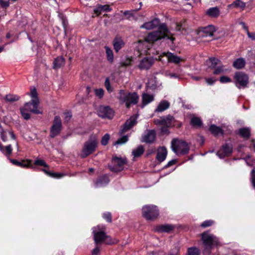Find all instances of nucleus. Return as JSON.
<instances>
[{
    "label": "nucleus",
    "instance_id": "nucleus-1",
    "mask_svg": "<svg viewBox=\"0 0 255 255\" xmlns=\"http://www.w3.org/2000/svg\"><path fill=\"white\" fill-rule=\"evenodd\" d=\"M157 26H158L157 30L149 33L146 37L145 40L147 41L153 42L166 38L173 42L175 38L172 36L166 24L164 23L160 24V20L157 18H154L150 21L145 22L140 26V28L150 30L155 28Z\"/></svg>",
    "mask_w": 255,
    "mask_h": 255
},
{
    "label": "nucleus",
    "instance_id": "nucleus-2",
    "mask_svg": "<svg viewBox=\"0 0 255 255\" xmlns=\"http://www.w3.org/2000/svg\"><path fill=\"white\" fill-rule=\"evenodd\" d=\"M92 230L94 242L96 245L101 243L111 245L118 243L117 239H112L110 236L106 234V227L104 225H98L93 227Z\"/></svg>",
    "mask_w": 255,
    "mask_h": 255
},
{
    "label": "nucleus",
    "instance_id": "nucleus-3",
    "mask_svg": "<svg viewBox=\"0 0 255 255\" xmlns=\"http://www.w3.org/2000/svg\"><path fill=\"white\" fill-rule=\"evenodd\" d=\"M138 96L135 92L129 93L123 90L119 92V100L120 103L125 104L127 108H129L131 105H135L138 101Z\"/></svg>",
    "mask_w": 255,
    "mask_h": 255
},
{
    "label": "nucleus",
    "instance_id": "nucleus-4",
    "mask_svg": "<svg viewBox=\"0 0 255 255\" xmlns=\"http://www.w3.org/2000/svg\"><path fill=\"white\" fill-rule=\"evenodd\" d=\"M171 147L172 150L177 155L186 154L189 150L188 144L184 140L178 138H174L172 140Z\"/></svg>",
    "mask_w": 255,
    "mask_h": 255
},
{
    "label": "nucleus",
    "instance_id": "nucleus-5",
    "mask_svg": "<svg viewBox=\"0 0 255 255\" xmlns=\"http://www.w3.org/2000/svg\"><path fill=\"white\" fill-rule=\"evenodd\" d=\"M98 140L95 136H90L88 140L86 141L82 148L81 157L85 158L93 153L98 145Z\"/></svg>",
    "mask_w": 255,
    "mask_h": 255
},
{
    "label": "nucleus",
    "instance_id": "nucleus-6",
    "mask_svg": "<svg viewBox=\"0 0 255 255\" xmlns=\"http://www.w3.org/2000/svg\"><path fill=\"white\" fill-rule=\"evenodd\" d=\"M0 150L3 154H4L6 157H8L9 160L13 164L22 167H27L30 165V162H27L26 163L24 162H19L16 160L9 158V156L11 154L12 150V146L10 144H9L6 146H3L0 143Z\"/></svg>",
    "mask_w": 255,
    "mask_h": 255
},
{
    "label": "nucleus",
    "instance_id": "nucleus-7",
    "mask_svg": "<svg viewBox=\"0 0 255 255\" xmlns=\"http://www.w3.org/2000/svg\"><path fill=\"white\" fill-rule=\"evenodd\" d=\"M127 163V158L125 157L113 156L112 163L109 166L110 169L114 172H119L123 170L125 165Z\"/></svg>",
    "mask_w": 255,
    "mask_h": 255
},
{
    "label": "nucleus",
    "instance_id": "nucleus-8",
    "mask_svg": "<svg viewBox=\"0 0 255 255\" xmlns=\"http://www.w3.org/2000/svg\"><path fill=\"white\" fill-rule=\"evenodd\" d=\"M203 243L207 248H211L213 246L219 244V239L209 231H206L201 234Z\"/></svg>",
    "mask_w": 255,
    "mask_h": 255
},
{
    "label": "nucleus",
    "instance_id": "nucleus-9",
    "mask_svg": "<svg viewBox=\"0 0 255 255\" xmlns=\"http://www.w3.org/2000/svg\"><path fill=\"white\" fill-rule=\"evenodd\" d=\"M142 215L147 220L156 218L159 214L158 210L156 206L145 205L142 207Z\"/></svg>",
    "mask_w": 255,
    "mask_h": 255
},
{
    "label": "nucleus",
    "instance_id": "nucleus-10",
    "mask_svg": "<svg viewBox=\"0 0 255 255\" xmlns=\"http://www.w3.org/2000/svg\"><path fill=\"white\" fill-rule=\"evenodd\" d=\"M234 77L236 81V85L238 88L246 87L249 83L248 75L243 72H236Z\"/></svg>",
    "mask_w": 255,
    "mask_h": 255
},
{
    "label": "nucleus",
    "instance_id": "nucleus-11",
    "mask_svg": "<svg viewBox=\"0 0 255 255\" xmlns=\"http://www.w3.org/2000/svg\"><path fill=\"white\" fill-rule=\"evenodd\" d=\"M99 117L103 119H112L114 117V111L109 106H101L97 111Z\"/></svg>",
    "mask_w": 255,
    "mask_h": 255
},
{
    "label": "nucleus",
    "instance_id": "nucleus-12",
    "mask_svg": "<svg viewBox=\"0 0 255 255\" xmlns=\"http://www.w3.org/2000/svg\"><path fill=\"white\" fill-rule=\"evenodd\" d=\"M61 120L59 116H55L53 124L51 128L50 136L54 137L57 135L61 129Z\"/></svg>",
    "mask_w": 255,
    "mask_h": 255
},
{
    "label": "nucleus",
    "instance_id": "nucleus-13",
    "mask_svg": "<svg viewBox=\"0 0 255 255\" xmlns=\"http://www.w3.org/2000/svg\"><path fill=\"white\" fill-rule=\"evenodd\" d=\"M216 30L215 27L210 25L205 27L200 28L196 31V33L201 37L212 36Z\"/></svg>",
    "mask_w": 255,
    "mask_h": 255
},
{
    "label": "nucleus",
    "instance_id": "nucleus-14",
    "mask_svg": "<svg viewBox=\"0 0 255 255\" xmlns=\"http://www.w3.org/2000/svg\"><path fill=\"white\" fill-rule=\"evenodd\" d=\"M39 100L38 98L32 99L30 102L25 103L24 108L28 111L34 114L41 113L38 109Z\"/></svg>",
    "mask_w": 255,
    "mask_h": 255
},
{
    "label": "nucleus",
    "instance_id": "nucleus-15",
    "mask_svg": "<svg viewBox=\"0 0 255 255\" xmlns=\"http://www.w3.org/2000/svg\"><path fill=\"white\" fill-rule=\"evenodd\" d=\"M156 133L154 130H147L142 136L141 142L151 143L155 139Z\"/></svg>",
    "mask_w": 255,
    "mask_h": 255
},
{
    "label": "nucleus",
    "instance_id": "nucleus-16",
    "mask_svg": "<svg viewBox=\"0 0 255 255\" xmlns=\"http://www.w3.org/2000/svg\"><path fill=\"white\" fill-rule=\"evenodd\" d=\"M137 116H131L129 119H128L124 124L123 128L121 130V133L122 134L124 132L130 129L136 124V120Z\"/></svg>",
    "mask_w": 255,
    "mask_h": 255
},
{
    "label": "nucleus",
    "instance_id": "nucleus-17",
    "mask_svg": "<svg viewBox=\"0 0 255 255\" xmlns=\"http://www.w3.org/2000/svg\"><path fill=\"white\" fill-rule=\"evenodd\" d=\"M114 49L118 53L125 46V43L122 37L118 35H116L113 40Z\"/></svg>",
    "mask_w": 255,
    "mask_h": 255
},
{
    "label": "nucleus",
    "instance_id": "nucleus-18",
    "mask_svg": "<svg viewBox=\"0 0 255 255\" xmlns=\"http://www.w3.org/2000/svg\"><path fill=\"white\" fill-rule=\"evenodd\" d=\"M173 120L174 118L172 116L168 115L166 117H161L158 119L154 120V122L157 125L170 126L171 125V122Z\"/></svg>",
    "mask_w": 255,
    "mask_h": 255
},
{
    "label": "nucleus",
    "instance_id": "nucleus-19",
    "mask_svg": "<svg viewBox=\"0 0 255 255\" xmlns=\"http://www.w3.org/2000/svg\"><path fill=\"white\" fill-rule=\"evenodd\" d=\"M175 228L174 225L171 224H164L156 226L155 231L158 233H170Z\"/></svg>",
    "mask_w": 255,
    "mask_h": 255
},
{
    "label": "nucleus",
    "instance_id": "nucleus-20",
    "mask_svg": "<svg viewBox=\"0 0 255 255\" xmlns=\"http://www.w3.org/2000/svg\"><path fill=\"white\" fill-rule=\"evenodd\" d=\"M163 56H165L168 62L169 63H174V64H179L181 62H183V59L171 52H167L166 53H163Z\"/></svg>",
    "mask_w": 255,
    "mask_h": 255
},
{
    "label": "nucleus",
    "instance_id": "nucleus-21",
    "mask_svg": "<svg viewBox=\"0 0 255 255\" xmlns=\"http://www.w3.org/2000/svg\"><path fill=\"white\" fill-rule=\"evenodd\" d=\"M167 150L164 146L159 147L157 150L156 158L160 162L164 161L166 158Z\"/></svg>",
    "mask_w": 255,
    "mask_h": 255
},
{
    "label": "nucleus",
    "instance_id": "nucleus-22",
    "mask_svg": "<svg viewBox=\"0 0 255 255\" xmlns=\"http://www.w3.org/2000/svg\"><path fill=\"white\" fill-rule=\"evenodd\" d=\"M112 10V8L108 4L102 5L98 4L94 9V12L97 16H99L100 15L102 11L110 12Z\"/></svg>",
    "mask_w": 255,
    "mask_h": 255
},
{
    "label": "nucleus",
    "instance_id": "nucleus-23",
    "mask_svg": "<svg viewBox=\"0 0 255 255\" xmlns=\"http://www.w3.org/2000/svg\"><path fill=\"white\" fill-rule=\"evenodd\" d=\"M109 179L106 175H103L99 177L95 182V186L96 188L104 187L109 183Z\"/></svg>",
    "mask_w": 255,
    "mask_h": 255
},
{
    "label": "nucleus",
    "instance_id": "nucleus-24",
    "mask_svg": "<svg viewBox=\"0 0 255 255\" xmlns=\"http://www.w3.org/2000/svg\"><path fill=\"white\" fill-rule=\"evenodd\" d=\"M232 151L231 147L226 144L223 145L222 148L218 151L217 154L220 158H222L230 154Z\"/></svg>",
    "mask_w": 255,
    "mask_h": 255
},
{
    "label": "nucleus",
    "instance_id": "nucleus-25",
    "mask_svg": "<svg viewBox=\"0 0 255 255\" xmlns=\"http://www.w3.org/2000/svg\"><path fill=\"white\" fill-rule=\"evenodd\" d=\"M170 106L169 102L166 100H162L160 102L157 108L155 110V112H162L168 109Z\"/></svg>",
    "mask_w": 255,
    "mask_h": 255
},
{
    "label": "nucleus",
    "instance_id": "nucleus-26",
    "mask_svg": "<svg viewBox=\"0 0 255 255\" xmlns=\"http://www.w3.org/2000/svg\"><path fill=\"white\" fill-rule=\"evenodd\" d=\"M8 133L12 139H15V135L12 131L4 130L0 125V134L2 140L5 142L7 140V134Z\"/></svg>",
    "mask_w": 255,
    "mask_h": 255
},
{
    "label": "nucleus",
    "instance_id": "nucleus-27",
    "mask_svg": "<svg viewBox=\"0 0 255 255\" xmlns=\"http://www.w3.org/2000/svg\"><path fill=\"white\" fill-rule=\"evenodd\" d=\"M206 13L210 17H217L220 15V10L218 7H211L206 10Z\"/></svg>",
    "mask_w": 255,
    "mask_h": 255
},
{
    "label": "nucleus",
    "instance_id": "nucleus-28",
    "mask_svg": "<svg viewBox=\"0 0 255 255\" xmlns=\"http://www.w3.org/2000/svg\"><path fill=\"white\" fill-rule=\"evenodd\" d=\"M142 100L144 106L154 100V96L153 95L143 93L142 95Z\"/></svg>",
    "mask_w": 255,
    "mask_h": 255
},
{
    "label": "nucleus",
    "instance_id": "nucleus-29",
    "mask_svg": "<svg viewBox=\"0 0 255 255\" xmlns=\"http://www.w3.org/2000/svg\"><path fill=\"white\" fill-rule=\"evenodd\" d=\"M42 171H43L48 176L55 178H60L64 176V174L63 173L58 172H51L46 169H42Z\"/></svg>",
    "mask_w": 255,
    "mask_h": 255
},
{
    "label": "nucleus",
    "instance_id": "nucleus-30",
    "mask_svg": "<svg viewBox=\"0 0 255 255\" xmlns=\"http://www.w3.org/2000/svg\"><path fill=\"white\" fill-rule=\"evenodd\" d=\"M144 152L143 145H140L137 148L132 150V155L134 157H137L141 156Z\"/></svg>",
    "mask_w": 255,
    "mask_h": 255
},
{
    "label": "nucleus",
    "instance_id": "nucleus-31",
    "mask_svg": "<svg viewBox=\"0 0 255 255\" xmlns=\"http://www.w3.org/2000/svg\"><path fill=\"white\" fill-rule=\"evenodd\" d=\"M202 125L203 123L200 118L192 115V127L200 128Z\"/></svg>",
    "mask_w": 255,
    "mask_h": 255
},
{
    "label": "nucleus",
    "instance_id": "nucleus-32",
    "mask_svg": "<svg viewBox=\"0 0 255 255\" xmlns=\"http://www.w3.org/2000/svg\"><path fill=\"white\" fill-rule=\"evenodd\" d=\"M106 49V53L107 55V58L109 62L112 63L114 60V54L112 50L109 47L106 46L105 47Z\"/></svg>",
    "mask_w": 255,
    "mask_h": 255
},
{
    "label": "nucleus",
    "instance_id": "nucleus-33",
    "mask_svg": "<svg viewBox=\"0 0 255 255\" xmlns=\"http://www.w3.org/2000/svg\"><path fill=\"white\" fill-rule=\"evenodd\" d=\"M210 130L212 133L215 135L223 134L222 129L218 127L215 125H212L210 127Z\"/></svg>",
    "mask_w": 255,
    "mask_h": 255
},
{
    "label": "nucleus",
    "instance_id": "nucleus-34",
    "mask_svg": "<svg viewBox=\"0 0 255 255\" xmlns=\"http://www.w3.org/2000/svg\"><path fill=\"white\" fill-rule=\"evenodd\" d=\"M230 7H235L243 9L245 7V3L240 0H237L229 5Z\"/></svg>",
    "mask_w": 255,
    "mask_h": 255
},
{
    "label": "nucleus",
    "instance_id": "nucleus-35",
    "mask_svg": "<svg viewBox=\"0 0 255 255\" xmlns=\"http://www.w3.org/2000/svg\"><path fill=\"white\" fill-rule=\"evenodd\" d=\"M240 135L245 138H249L250 135V130L248 128H242L239 130Z\"/></svg>",
    "mask_w": 255,
    "mask_h": 255
},
{
    "label": "nucleus",
    "instance_id": "nucleus-36",
    "mask_svg": "<svg viewBox=\"0 0 255 255\" xmlns=\"http://www.w3.org/2000/svg\"><path fill=\"white\" fill-rule=\"evenodd\" d=\"M19 98L18 96L12 94H8L5 97V100L7 102H14L19 100Z\"/></svg>",
    "mask_w": 255,
    "mask_h": 255
},
{
    "label": "nucleus",
    "instance_id": "nucleus-37",
    "mask_svg": "<svg viewBox=\"0 0 255 255\" xmlns=\"http://www.w3.org/2000/svg\"><path fill=\"white\" fill-rule=\"evenodd\" d=\"M28 111L24 107L20 109V113L22 117L26 120L30 118V114L28 113Z\"/></svg>",
    "mask_w": 255,
    "mask_h": 255
},
{
    "label": "nucleus",
    "instance_id": "nucleus-38",
    "mask_svg": "<svg viewBox=\"0 0 255 255\" xmlns=\"http://www.w3.org/2000/svg\"><path fill=\"white\" fill-rule=\"evenodd\" d=\"M59 16L61 19L62 26L64 28V31H66V28L68 24V20L66 19V17L63 14H59Z\"/></svg>",
    "mask_w": 255,
    "mask_h": 255
},
{
    "label": "nucleus",
    "instance_id": "nucleus-39",
    "mask_svg": "<svg viewBox=\"0 0 255 255\" xmlns=\"http://www.w3.org/2000/svg\"><path fill=\"white\" fill-rule=\"evenodd\" d=\"M128 140V136L125 135L118 139L115 142V144H123L125 143Z\"/></svg>",
    "mask_w": 255,
    "mask_h": 255
},
{
    "label": "nucleus",
    "instance_id": "nucleus-40",
    "mask_svg": "<svg viewBox=\"0 0 255 255\" xmlns=\"http://www.w3.org/2000/svg\"><path fill=\"white\" fill-rule=\"evenodd\" d=\"M105 87H106L107 90L108 91V92L111 93L113 92V89L112 88V87L111 86V84L110 82V79L109 78H107L106 79L105 82Z\"/></svg>",
    "mask_w": 255,
    "mask_h": 255
},
{
    "label": "nucleus",
    "instance_id": "nucleus-41",
    "mask_svg": "<svg viewBox=\"0 0 255 255\" xmlns=\"http://www.w3.org/2000/svg\"><path fill=\"white\" fill-rule=\"evenodd\" d=\"M110 139V135L108 133L105 134L102 138L101 144L103 145H106L108 143Z\"/></svg>",
    "mask_w": 255,
    "mask_h": 255
},
{
    "label": "nucleus",
    "instance_id": "nucleus-42",
    "mask_svg": "<svg viewBox=\"0 0 255 255\" xmlns=\"http://www.w3.org/2000/svg\"><path fill=\"white\" fill-rule=\"evenodd\" d=\"M215 222L213 220H206L203 222L201 224V227L203 228H207L210 227L214 224Z\"/></svg>",
    "mask_w": 255,
    "mask_h": 255
},
{
    "label": "nucleus",
    "instance_id": "nucleus-43",
    "mask_svg": "<svg viewBox=\"0 0 255 255\" xmlns=\"http://www.w3.org/2000/svg\"><path fill=\"white\" fill-rule=\"evenodd\" d=\"M225 70L223 67V66H220L219 67H215L213 71V73L216 75L224 73Z\"/></svg>",
    "mask_w": 255,
    "mask_h": 255
},
{
    "label": "nucleus",
    "instance_id": "nucleus-44",
    "mask_svg": "<svg viewBox=\"0 0 255 255\" xmlns=\"http://www.w3.org/2000/svg\"><path fill=\"white\" fill-rule=\"evenodd\" d=\"M207 62L210 64H218V63L222 62V61L217 57H211L208 59Z\"/></svg>",
    "mask_w": 255,
    "mask_h": 255
},
{
    "label": "nucleus",
    "instance_id": "nucleus-45",
    "mask_svg": "<svg viewBox=\"0 0 255 255\" xmlns=\"http://www.w3.org/2000/svg\"><path fill=\"white\" fill-rule=\"evenodd\" d=\"M95 93L97 97L101 99L104 96V91L102 88L97 89L95 90Z\"/></svg>",
    "mask_w": 255,
    "mask_h": 255
},
{
    "label": "nucleus",
    "instance_id": "nucleus-46",
    "mask_svg": "<svg viewBox=\"0 0 255 255\" xmlns=\"http://www.w3.org/2000/svg\"><path fill=\"white\" fill-rule=\"evenodd\" d=\"M34 164L40 166H43L45 167H48L46 163L42 159H36L34 162Z\"/></svg>",
    "mask_w": 255,
    "mask_h": 255
},
{
    "label": "nucleus",
    "instance_id": "nucleus-47",
    "mask_svg": "<svg viewBox=\"0 0 255 255\" xmlns=\"http://www.w3.org/2000/svg\"><path fill=\"white\" fill-rule=\"evenodd\" d=\"M251 181L253 187L255 188V170L254 169H253L251 171Z\"/></svg>",
    "mask_w": 255,
    "mask_h": 255
},
{
    "label": "nucleus",
    "instance_id": "nucleus-48",
    "mask_svg": "<svg viewBox=\"0 0 255 255\" xmlns=\"http://www.w3.org/2000/svg\"><path fill=\"white\" fill-rule=\"evenodd\" d=\"M65 62V59L63 56H58L56 57L53 62V64H62Z\"/></svg>",
    "mask_w": 255,
    "mask_h": 255
},
{
    "label": "nucleus",
    "instance_id": "nucleus-49",
    "mask_svg": "<svg viewBox=\"0 0 255 255\" xmlns=\"http://www.w3.org/2000/svg\"><path fill=\"white\" fill-rule=\"evenodd\" d=\"M103 217L108 222L110 223L112 222L111 214L110 212L104 213Z\"/></svg>",
    "mask_w": 255,
    "mask_h": 255
},
{
    "label": "nucleus",
    "instance_id": "nucleus-50",
    "mask_svg": "<svg viewBox=\"0 0 255 255\" xmlns=\"http://www.w3.org/2000/svg\"><path fill=\"white\" fill-rule=\"evenodd\" d=\"M179 248L175 247L170 251L168 255H179Z\"/></svg>",
    "mask_w": 255,
    "mask_h": 255
},
{
    "label": "nucleus",
    "instance_id": "nucleus-51",
    "mask_svg": "<svg viewBox=\"0 0 255 255\" xmlns=\"http://www.w3.org/2000/svg\"><path fill=\"white\" fill-rule=\"evenodd\" d=\"M0 5L3 8H6L9 5L8 1H4V0H0Z\"/></svg>",
    "mask_w": 255,
    "mask_h": 255
},
{
    "label": "nucleus",
    "instance_id": "nucleus-52",
    "mask_svg": "<svg viewBox=\"0 0 255 255\" xmlns=\"http://www.w3.org/2000/svg\"><path fill=\"white\" fill-rule=\"evenodd\" d=\"M100 252V247L98 245L92 250V255H99Z\"/></svg>",
    "mask_w": 255,
    "mask_h": 255
},
{
    "label": "nucleus",
    "instance_id": "nucleus-53",
    "mask_svg": "<svg viewBox=\"0 0 255 255\" xmlns=\"http://www.w3.org/2000/svg\"><path fill=\"white\" fill-rule=\"evenodd\" d=\"M64 121L66 122H68L72 117V113L71 112H66L64 113Z\"/></svg>",
    "mask_w": 255,
    "mask_h": 255
},
{
    "label": "nucleus",
    "instance_id": "nucleus-54",
    "mask_svg": "<svg viewBox=\"0 0 255 255\" xmlns=\"http://www.w3.org/2000/svg\"><path fill=\"white\" fill-rule=\"evenodd\" d=\"M220 81L221 83H228L231 81V79L227 76H222L220 78Z\"/></svg>",
    "mask_w": 255,
    "mask_h": 255
},
{
    "label": "nucleus",
    "instance_id": "nucleus-55",
    "mask_svg": "<svg viewBox=\"0 0 255 255\" xmlns=\"http://www.w3.org/2000/svg\"><path fill=\"white\" fill-rule=\"evenodd\" d=\"M30 95L32 98H33V99L38 98H37V93L35 88H33V89H32L31 90Z\"/></svg>",
    "mask_w": 255,
    "mask_h": 255
},
{
    "label": "nucleus",
    "instance_id": "nucleus-56",
    "mask_svg": "<svg viewBox=\"0 0 255 255\" xmlns=\"http://www.w3.org/2000/svg\"><path fill=\"white\" fill-rule=\"evenodd\" d=\"M139 64H152V62L149 60V58L147 57H145L140 61Z\"/></svg>",
    "mask_w": 255,
    "mask_h": 255
},
{
    "label": "nucleus",
    "instance_id": "nucleus-57",
    "mask_svg": "<svg viewBox=\"0 0 255 255\" xmlns=\"http://www.w3.org/2000/svg\"><path fill=\"white\" fill-rule=\"evenodd\" d=\"M245 60L243 58H239L238 59H237L233 64H245Z\"/></svg>",
    "mask_w": 255,
    "mask_h": 255
},
{
    "label": "nucleus",
    "instance_id": "nucleus-58",
    "mask_svg": "<svg viewBox=\"0 0 255 255\" xmlns=\"http://www.w3.org/2000/svg\"><path fill=\"white\" fill-rule=\"evenodd\" d=\"M247 35L250 39L252 40L255 41V32L251 33L247 30Z\"/></svg>",
    "mask_w": 255,
    "mask_h": 255
},
{
    "label": "nucleus",
    "instance_id": "nucleus-59",
    "mask_svg": "<svg viewBox=\"0 0 255 255\" xmlns=\"http://www.w3.org/2000/svg\"><path fill=\"white\" fill-rule=\"evenodd\" d=\"M176 162V159H172V160H171L170 161H169L167 164L165 166V168H167L168 167H170L173 165H174V164H175V163Z\"/></svg>",
    "mask_w": 255,
    "mask_h": 255
},
{
    "label": "nucleus",
    "instance_id": "nucleus-60",
    "mask_svg": "<svg viewBox=\"0 0 255 255\" xmlns=\"http://www.w3.org/2000/svg\"><path fill=\"white\" fill-rule=\"evenodd\" d=\"M168 126H166V127H162L161 128V129H160L161 132L162 133H164V134H167V133H168L169 131H168Z\"/></svg>",
    "mask_w": 255,
    "mask_h": 255
},
{
    "label": "nucleus",
    "instance_id": "nucleus-61",
    "mask_svg": "<svg viewBox=\"0 0 255 255\" xmlns=\"http://www.w3.org/2000/svg\"><path fill=\"white\" fill-rule=\"evenodd\" d=\"M150 65H138L137 67L140 70L149 69Z\"/></svg>",
    "mask_w": 255,
    "mask_h": 255
},
{
    "label": "nucleus",
    "instance_id": "nucleus-62",
    "mask_svg": "<svg viewBox=\"0 0 255 255\" xmlns=\"http://www.w3.org/2000/svg\"><path fill=\"white\" fill-rule=\"evenodd\" d=\"M167 75L170 78H178L179 77V75L174 73H168Z\"/></svg>",
    "mask_w": 255,
    "mask_h": 255
},
{
    "label": "nucleus",
    "instance_id": "nucleus-63",
    "mask_svg": "<svg viewBox=\"0 0 255 255\" xmlns=\"http://www.w3.org/2000/svg\"><path fill=\"white\" fill-rule=\"evenodd\" d=\"M199 250L197 248H192V255H199Z\"/></svg>",
    "mask_w": 255,
    "mask_h": 255
},
{
    "label": "nucleus",
    "instance_id": "nucleus-64",
    "mask_svg": "<svg viewBox=\"0 0 255 255\" xmlns=\"http://www.w3.org/2000/svg\"><path fill=\"white\" fill-rule=\"evenodd\" d=\"M206 82L209 85H212L215 82V81L212 79L209 78L206 79Z\"/></svg>",
    "mask_w": 255,
    "mask_h": 255
}]
</instances>
